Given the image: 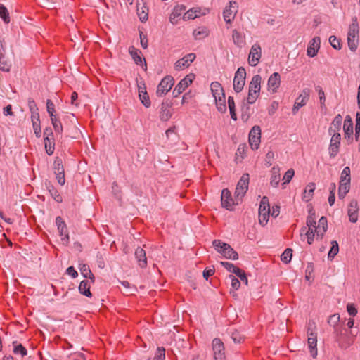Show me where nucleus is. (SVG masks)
Returning a JSON list of instances; mask_svg holds the SVG:
<instances>
[{
    "label": "nucleus",
    "instance_id": "obj_1",
    "mask_svg": "<svg viewBox=\"0 0 360 360\" xmlns=\"http://www.w3.org/2000/svg\"><path fill=\"white\" fill-rule=\"evenodd\" d=\"M347 44L352 51H355L359 44V24L356 18L352 19L347 33Z\"/></svg>",
    "mask_w": 360,
    "mask_h": 360
},
{
    "label": "nucleus",
    "instance_id": "obj_2",
    "mask_svg": "<svg viewBox=\"0 0 360 360\" xmlns=\"http://www.w3.org/2000/svg\"><path fill=\"white\" fill-rule=\"evenodd\" d=\"M212 245L215 250L224 255L226 259L236 260L238 259V254L231 247L230 245L223 243L220 240H214Z\"/></svg>",
    "mask_w": 360,
    "mask_h": 360
},
{
    "label": "nucleus",
    "instance_id": "obj_3",
    "mask_svg": "<svg viewBox=\"0 0 360 360\" xmlns=\"http://www.w3.org/2000/svg\"><path fill=\"white\" fill-rule=\"evenodd\" d=\"M270 212L269 198L266 196H264L261 200L259 207V223L262 226L267 224Z\"/></svg>",
    "mask_w": 360,
    "mask_h": 360
},
{
    "label": "nucleus",
    "instance_id": "obj_4",
    "mask_svg": "<svg viewBox=\"0 0 360 360\" xmlns=\"http://www.w3.org/2000/svg\"><path fill=\"white\" fill-rule=\"evenodd\" d=\"M262 57V48L257 43L254 44L250 50L248 55V63L253 67H255L259 62Z\"/></svg>",
    "mask_w": 360,
    "mask_h": 360
},
{
    "label": "nucleus",
    "instance_id": "obj_5",
    "mask_svg": "<svg viewBox=\"0 0 360 360\" xmlns=\"http://www.w3.org/2000/svg\"><path fill=\"white\" fill-rule=\"evenodd\" d=\"M261 141V129L259 126H254L249 133V143L252 150L259 148Z\"/></svg>",
    "mask_w": 360,
    "mask_h": 360
},
{
    "label": "nucleus",
    "instance_id": "obj_6",
    "mask_svg": "<svg viewBox=\"0 0 360 360\" xmlns=\"http://www.w3.org/2000/svg\"><path fill=\"white\" fill-rule=\"evenodd\" d=\"M311 327H312V324L309 323V328H308V332H307L308 333L307 343H308V347L309 349L311 356L313 358H316L317 356V348H316L317 337H316V333L313 332Z\"/></svg>",
    "mask_w": 360,
    "mask_h": 360
},
{
    "label": "nucleus",
    "instance_id": "obj_7",
    "mask_svg": "<svg viewBox=\"0 0 360 360\" xmlns=\"http://www.w3.org/2000/svg\"><path fill=\"white\" fill-rule=\"evenodd\" d=\"M5 52V41L0 36V70L8 72L12 66V63L11 60L6 58Z\"/></svg>",
    "mask_w": 360,
    "mask_h": 360
},
{
    "label": "nucleus",
    "instance_id": "obj_8",
    "mask_svg": "<svg viewBox=\"0 0 360 360\" xmlns=\"http://www.w3.org/2000/svg\"><path fill=\"white\" fill-rule=\"evenodd\" d=\"M246 71L244 68H239L235 73L233 79L234 90H243L245 84Z\"/></svg>",
    "mask_w": 360,
    "mask_h": 360
},
{
    "label": "nucleus",
    "instance_id": "obj_9",
    "mask_svg": "<svg viewBox=\"0 0 360 360\" xmlns=\"http://www.w3.org/2000/svg\"><path fill=\"white\" fill-rule=\"evenodd\" d=\"M212 349L215 360H225V352L224 343L219 338H214L212 340Z\"/></svg>",
    "mask_w": 360,
    "mask_h": 360
},
{
    "label": "nucleus",
    "instance_id": "obj_10",
    "mask_svg": "<svg viewBox=\"0 0 360 360\" xmlns=\"http://www.w3.org/2000/svg\"><path fill=\"white\" fill-rule=\"evenodd\" d=\"M336 340L342 348H347L352 343V338L349 336L348 331L345 328L337 330Z\"/></svg>",
    "mask_w": 360,
    "mask_h": 360
},
{
    "label": "nucleus",
    "instance_id": "obj_11",
    "mask_svg": "<svg viewBox=\"0 0 360 360\" xmlns=\"http://www.w3.org/2000/svg\"><path fill=\"white\" fill-rule=\"evenodd\" d=\"M238 13V5L236 1H230L223 12V17L227 23H231Z\"/></svg>",
    "mask_w": 360,
    "mask_h": 360
},
{
    "label": "nucleus",
    "instance_id": "obj_12",
    "mask_svg": "<svg viewBox=\"0 0 360 360\" xmlns=\"http://www.w3.org/2000/svg\"><path fill=\"white\" fill-rule=\"evenodd\" d=\"M248 185H249V174H244L240 179L239 181L238 182L235 194L236 195L237 198H242L245 193L247 192L248 189Z\"/></svg>",
    "mask_w": 360,
    "mask_h": 360
},
{
    "label": "nucleus",
    "instance_id": "obj_13",
    "mask_svg": "<svg viewBox=\"0 0 360 360\" xmlns=\"http://www.w3.org/2000/svg\"><path fill=\"white\" fill-rule=\"evenodd\" d=\"M330 146L329 155L330 158H335L339 152L341 136L339 133H332Z\"/></svg>",
    "mask_w": 360,
    "mask_h": 360
},
{
    "label": "nucleus",
    "instance_id": "obj_14",
    "mask_svg": "<svg viewBox=\"0 0 360 360\" xmlns=\"http://www.w3.org/2000/svg\"><path fill=\"white\" fill-rule=\"evenodd\" d=\"M56 224L63 243L67 245L69 243V234L65 221L61 217L58 216L56 218Z\"/></svg>",
    "mask_w": 360,
    "mask_h": 360
},
{
    "label": "nucleus",
    "instance_id": "obj_15",
    "mask_svg": "<svg viewBox=\"0 0 360 360\" xmlns=\"http://www.w3.org/2000/svg\"><path fill=\"white\" fill-rule=\"evenodd\" d=\"M212 96L214 98L215 103L218 110L224 112L226 110V96L224 91H211Z\"/></svg>",
    "mask_w": 360,
    "mask_h": 360
},
{
    "label": "nucleus",
    "instance_id": "obj_16",
    "mask_svg": "<svg viewBox=\"0 0 360 360\" xmlns=\"http://www.w3.org/2000/svg\"><path fill=\"white\" fill-rule=\"evenodd\" d=\"M221 202L223 207L228 210H231L235 205L234 200L231 197V193L229 189L224 188L221 191Z\"/></svg>",
    "mask_w": 360,
    "mask_h": 360
},
{
    "label": "nucleus",
    "instance_id": "obj_17",
    "mask_svg": "<svg viewBox=\"0 0 360 360\" xmlns=\"http://www.w3.org/2000/svg\"><path fill=\"white\" fill-rule=\"evenodd\" d=\"M359 205L356 200H352L348 205L347 214L349 220L352 223H356L358 221Z\"/></svg>",
    "mask_w": 360,
    "mask_h": 360
},
{
    "label": "nucleus",
    "instance_id": "obj_18",
    "mask_svg": "<svg viewBox=\"0 0 360 360\" xmlns=\"http://www.w3.org/2000/svg\"><path fill=\"white\" fill-rule=\"evenodd\" d=\"M321 45V39L319 37H314L309 42L307 49L308 56L313 58L316 56Z\"/></svg>",
    "mask_w": 360,
    "mask_h": 360
},
{
    "label": "nucleus",
    "instance_id": "obj_19",
    "mask_svg": "<svg viewBox=\"0 0 360 360\" xmlns=\"http://www.w3.org/2000/svg\"><path fill=\"white\" fill-rule=\"evenodd\" d=\"M195 54L191 53L186 55L181 59H179L175 63V68L176 70H182L184 68L188 67L191 63L195 60Z\"/></svg>",
    "mask_w": 360,
    "mask_h": 360
},
{
    "label": "nucleus",
    "instance_id": "obj_20",
    "mask_svg": "<svg viewBox=\"0 0 360 360\" xmlns=\"http://www.w3.org/2000/svg\"><path fill=\"white\" fill-rule=\"evenodd\" d=\"M185 10L186 7L183 5H178L175 6L169 15V22L173 25L177 24L180 19V16L185 11Z\"/></svg>",
    "mask_w": 360,
    "mask_h": 360
},
{
    "label": "nucleus",
    "instance_id": "obj_21",
    "mask_svg": "<svg viewBox=\"0 0 360 360\" xmlns=\"http://www.w3.org/2000/svg\"><path fill=\"white\" fill-rule=\"evenodd\" d=\"M129 52L136 65L146 68V62L144 58H142L141 51L134 46H131L129 49Z\"/></svg>",
    "mask_w": 360,
    "mask_h": 360
},
{
    "label": "nucleus",
    "instance_id": "obj_22",
    "mask_svg": "<svg viewBox=\"0 0 360 360\" xmlns=\"http://www.w3.org/2000/svg\"><path fill=\"white\" fill-rule=\"evenodd\" d=\"M172 115V106L167 102H163L161 105L160 118L162 121L169 120Z\"/></svg>",
    "mask_w": 360,
    "mask_h": 360
},
{
    "label": "nucleus",
    "instance_id": "obj_23",
    "mask_svg": "<svg viewBox=\"0 0 360 360\" xmlns=\"http://www.w3.org/2000/svg\"><path fill=\"white\" fill-rule=\"evenodd\" d=\"M328 229V221L327 219L325 217H321L320 219L319 220L318 225L316 226V228L314 229V231H316V237L320 238L322 239V238L324 236V233L327 231Z\"/></svg>",
    "mask_w": 360,
    "mask_h": 360
},
{
    "label": "nucleus",
    "instance_id": "obj_24",
    "mask_svg": "<svg viewBox=\"0 0 360 360\" xmlns=\"http://www.w3.org/2000/svg\"><path fill=\"white\" fill-rule=\"evenodd\" d=\"M309 99V95L307 93V91H303L302 94H301L295 100L293 108H292V112L294 115H295L299 109L302 108V106L305 105L307 101Z\"/></svg>",
    "mask_w": 360,
    "mask_h": 360
},
{
    "label": "nucleus",
    "instance_id": "obj_25",
    "mask_svg": "<svg viewBox=\"0 0 360 360\" xmlns=\"http://www.w3.org/2000/svg\"><path fill=\"white\" fill-rule=\"evenodd\" d=\"M207 10L204 9L202 11L199 8H193L189 9L187 12H186L183 16V19L184 20L195 19L200 15H203L206 14V11Z\"/></svg>",
    "mask_w": 360,
    "mask_h": 360
},
{
    "label": "nucleus",
    "instance_id": "obj_26",
    "mask_svg": "<svg viewBox=\"0 0 360 360\" xmlns=\"http://www.w3.org/2000/svg\"><path fill=\"white\" fill-rule=\"evenodd\" d=\"M195 75L194 74L187 75L184 79H182L179 84L176 86L174 90H185L189 86L195 79Z\"/></svg>",
    "mask_w": 360,
    "mask_h": 360
},
{
    "label": "nucleus",
    "instance_id": "obj_27",
    "mask_svg": "<svg viewBox=\"0 0 360 360\" xmlns=\"http://www.w3.org/2000/svg\"><path fill=\"white\" fill-rule=\"evenodd\" d=\"M135 257L137 259L139 265L141 268H144L147 265V258L146 251L141 248H137L135 251Z\"/></svg>",
    "mask_w": 360,
    "mask_h": 360
},
{
    "label": "nucleus",
    "instance_id": "obj_28",
    "mask_svg": "<svg viewBox=\"0 0 360 360\" xmlns=\"http://www.w3.org/2000/svg\"><path fill=\"white\" fill-rule=\"evenodd\" d=\"M342 121V117L340 114L335 117L328 129L329 134H332V133H338L341 129Z\"/></svg>",
    "mask_w": 360,
    "mask_h": 360
},
{
    "label": "nucleus",
    "instance_id": "obj_29",
    "mask_svg": "<svg viewBox=\"0 0 360 360\" xmlns=\"http://www.w3.org/2000/svg\"><path fill=\"white\" fill-rule=\"evenodd\" d=\"M174 84V78L171 76H166L159 84L158 90H171Z\"/></svg>",
    "mask_w": 360,
    "mask_h": 360
},
{
    "label": "nucleus",
    "instance_id": "obj_30",
    "mask_svg": "<svg viewBox=\"0 0 360 360\" xmlns=\"http://www.w3.org/2000/svg\"><path fill=\"white\" fill-rule=\"evenodd\" d=\"M209 34L210 31L206 27H199L193 32V36L195 40H202Z\"/></svg>",
    "mask_w": 360,
    "mask_h": 360
},
{
    "label": "nucleus",
    "instance_id": "obj_31",
    "mask_svg": "<svg viewBox=\"0 0 360 360\" xmlns=\"http://www.w3.org/2000/svg\"><path fill=\"white\" fill-rule=\"evenodd\" d=\"M281 83V77L278 72L273 73L268 80V87L271 90H276Z\"/></svg>",
    "mask_w": 360,
    "mask_h": 360
},
{
    "label": "nucleus",
    "instance_id": "obj_32",
    "mask_svg": "<svg viewBox=\"0 0 360 360\" xmlns=\"http://www.w3.org/2000/svg\"><path fill=\"white\" fill-rule=\"evenodd\" d=\"M137 14L141 21L145 22L148 20V8L146 6L144 2L141 5L140 3H137Z\"/></svg>",
    "mask_w": 360,
    "mask_h": 360
},
{
    "label": "nucleus",
    "instance_id": "obj_33",
    "mask_svg": "<svg viewBox=\"0 0 360 360\" xmlns=\"http://www.w3.org/2000/svg\"><path fill=\"white\" fill-rule=\"evenodd\" d=\"M232 39L235 45L242 47L245 42V36L237 30H233L232 31Z\"/></svg>",
    "mask_w": 360,
    "mask_h": 360
},
{
    "label": "nucleus",
    "instance_id": "obj_34",
    "mask_svg": "<svg viewBox=\"0 0 360 360\" xmlns=\"http://www.w3.org/2000/svg\"><path fill=\"white\" fill-rule=\"evenodd\" d=\"M343 130L345 134V136L350 138L353 134V122L352 117L349 115H347L345 117L344 124H343Z\"/></svg>",
    "mask_w": 360,
    "mask_h": 360
},
{
    "label": "nucleus",
    "instance_id": "obj_35",
    "mask_svg": "<svg viewBox=\"0 0 360 360\" xmlns=\"http://www.w3.org/2000/svg\"><path fill=\"white\" fill-rule=\"evenodd\" d=\"M271 176L270 180V184L274 187H276L278 185L281 179L279 167L274 166L271 169Z\"/></svg>",
    "mask_w": 360,
    "mask_h": 360
},
{
    "label": "nucleus",
    "instance_id": "obj_36",
    "mask_svg": "<svg viewBox=\"0 0 360 360\" xmlns=\"http://www.w3.org/2000/svg\"><path fill=\"white\" fill-rule=\"evenodd\" d=\"M316 185L314 183L311 182L307 184L304 190L302 199L306 202H309V200H311L314 195V191Z\"/></svg>",
    "mask_w": 360,
    "mask_h": 360
},
{
    "label": "nucleus",
    "instance_id": "obj_37",
    "mask_svg": "<svg viewBox=\"0 0 360 360\" xmlns=\"http://www.w3.org/2000/svg\"><path fill=\"white\" fill-rule=\"evenodd\" d=\"M46 187L53 198L58 202L63 200L62 196L59 194L58 191L55 188L53 185L50 182H46Z\"/></svg>",
    "mask_w": 360,
    "mask_h": 360
},
{
    "label": "nucleus",
    "instance_id": "obj_38",
    "mask_svg": "<svg viewBox=\"0 0 360 360\" xmlns=\"http://www.w3.org/2000/svg\"><path fill=\"white\" fill-rule=\"evenodd\" d=\"M13 353L15 355H20L21 357H24L27 354V349L20 343L17 341L13 342Z\"/></svg>",
    "mask_w": 360,
    "mask_h": 360
},
{
    "label": "nucleus",
    "instance_id": "obj_39",
    "mask_svg": "<svg viewBox=\"0 0 360 360\" xmlns=\"http://www.w3.org/2000/svg\"><path fill=\"white\" fill-rule=\"evenodd\" d=\"M79 291L81 294L88 297H91L92 296V294L90 291V285L87 280H84L80 282L79 285Z\"/></svg>",
    "mask_w": 360,
    "mask_h": 360
},
{
    "label": "nucleus",
    "instance_id": "obj_40",
    "mask_svg": "<svg viewBox=\"0 0 360 360\" xmlns=\"http://www.w3.org/2000/svg\"><path fill=\"white\" fill-rule=\"evenodd\" d=\"M44 146L46 153L51 155L55 149L54 139L52 137L44 138Z\"/></svg>",
    "mask_w": 360,
    "mask_h": 360
},
{
    "label": "nucleus",
    "instance_id": "obj_41",
    "mask_svg": "<svg viewBox=\"0 0 360 360\" xmlns=\"http://www.w3.org/2000/svg\"><path fill=\"white\" fill-rule=\"evenodd\" d=\"M350 189V183L340 182L338 197L343 199Z\"/></svg>",
    "mask_w": 360,
    "mask_h": 360
},
{
    "label": "nucleus",
    "instance_id": "obj_42",
    "mask_svg": "<svg viewBox=\"0 0 360 360\" xmlns=\"http://www.w3.org/2000/svg\"><path fill=\"white\" fill-rule=\"evenodd\" d=\"M262 77L259 75H255L252 77V80L249 84V90H260V84Z\"/></svg>",
    "mask_w": 360,
    "mask_h": 360
},
{
    "label": "nucleus",
    "instance_id": "obj_43",
    "mask_svg": "<svg viewBox=\"0 0 360 360\" xmlns=\"http://www.w3.org/2000/svg\"><path fill=\"white\" fill-rule=\"evenodd\" d=\"M80 272L82 275L86 278L91 280L92 282H94V276L91 271L89 266L86 264H82L79 268Z\"/></svg>",
    "mask_w": 360,
    "mask_h": 360
},
{
    "label": "nucleus",
    "instance_id": "obj_44",
    "mask_svg": "<svg viewBox=\"0 0 360 360\" xmlns=\"http://www.w3.org/2000/svg\"><path fill=\"white\" fill-rule=\"evenodd\" d=\"M307 226H308V229H315L316 228V215L315 212L313 210H310L309 213V216L307 218L306 221Z\"/></svg>",
    "mask_w": 360,
    "mask_h": 360
},
{
    "label": "nucleus",
    "instance_id": "obj_45",
    "mask_svg": "<svg viewBox=\"0 0 360 360\" xmlns=\"http://www.w3.org/2000/svg\"><path fill=\"white\" fill-rule=\"evenodd\" d=\"M53 169L54 171V174L58 173V174H60V173L65 172L64 167L63 165V161L60 158L56 157L55 158L54 162H53Z\"/></svg>",
    "mask_w": 360,
    "mask_h": 360
},
{
    "label": "nucleus",
    "instance_id": "obj_46",
    "mask_svg": "<svg viewBox=\"0 0 360 360\" xmlns=\"http://www.w3.org/2000/svg\"><path fill=\"white\" fill-rule=\"evenodd\" d=\"M139 96L141 102L146 108L150 106L151 103L148 91H139Z\"/></svg>",
    "mask_w": 360,
    "mask_h": 360
},
{
    "label": "nucleus",
    "instance_id": "obj_47",
    "mask_svg": "<svg viewBox=\"0 0 360 360\" xmlns=\"http://www.w3.org/2000/svg\"><path fill=\"white\" fill-rule=\"evenodd\" d=\"M331 245V248L328 254V258L329 259H333L339 252V245L336 240H333Z\"/></svg>",
    "mask_w": 360,
    "mask_h": 360
},
{
    "label": "nucleus",
    "instance_id": "obj_48",
    "mask_svg": "<svg viewBox=\"0 0 360 360\" xmlns=\"http://www.w3.org/2000/svg\"><path fill=\"white\" fill-rule=\"evenodd\" d=\"M304 232H305V234H306L307 238V243H308V244H309V245L312 244V243L314 241V239L316 231H314V229H312V230L308 229L307 231L306 230V227H303L301 229L300 235L302 236V234Z\"/></svg>",
    "mask_w": 360,
    "mask_h": 360
},
{
    "label": "nucleus",
    "instance_id": "obj_49",
    "mask_svg": "<svg viewBox=\"0 0 360 360\" xmlns=\"http://www.w3.org/2000/svg\"><path fill=\"white\" fill-rule=\"evenodd\" d=\"M350 168L349 167H345L341 172L340 182L350 183Z\"/></svg>",
    "mask_w": 360,
    "mask_h": 360
},
{
    "label": "nucleus",
    "instance_id": "obj_50",
    "mask_svg": "<svg viewBox=\"0 0 360 360\" xmlns=\"http://www.w3.org/2000/svg\"><path fill=\"white\" fill-rule=\"evenodd\" d=\"M165 349L163 347H158L157 348L155 355L153 358H149L148 360H165Z\"/></svg>",
    "mask_w": 360,
    "mask_h": 360
},
{
    "label": "nucleus",
    "instance_id": "obj_51",
    "mask_svg": "<svg viewBox=\"0 0 360 360\" xmlns=\"http://www.w3.org/2000/svg\"><path fill=\"white\" fill-rule=\"evenodd\" d=\"M221 265L224 266L227 271L232 273H240V268L237 267L232 263L228 262H221Z\"/></svg>",
    "mask_w": 360,
    "mask_h": 360
},
{
    "label": "nucleus",
    "instance_id": "obj_52",
    "mask_svg": "<svg viewBox=\"0 0 360 360\" xmlns=\"http://www.w3.org/2000/svg\"><path fill=\"white\" fill-rule=\"evenodd\" d=\"M292 256V250L287 248L281 255V259L285 264L289 263L291 261Z\"/></svg>",
    "mask_w": 360,
    "mask_h": 360
},
{
    "label": "nucleus",
    "instance_id": "obj_53",
    "mask_svg": "<svg viewBox=\"0 0 360 360\" xmlns=\"http://www.w3.org/2000/svg\"><path fill=\"white\" fill-rule=\"evenodd\" d=\"M0 18L6 22H10V17L7 8L0 3Z\"/></svg>",
    "mask_w": 360,
    "mask_h": 360
},
{
    "label": "nucleus",
    "instance_id": "obj_54",
    "mask_svg": "<svg viewBox=\"0 0 360 360\" xmlns=\"http://www.w3.org/2000/svg\"><path fill=\"white\" fill-rule=\"evenodd\" d=\"M231 339L236 343H240L245 339V336L238 330H236L231 333Z\"/></svg>",
    "mask_w": 360,
    "mask_h": 360
},
{
    "label": "nucleus",
    "instance_id": "obj_55",
    "mask_svg": "<svg viewBox=\"0 0 360 360\" xmlns=\"http://www.w3.org/2000/svg\"><path fill=\"white\" fill-rule=\"evenodd\" d=\"M294 174H295V171L293 169H289L288 170H287L283 176V184H286L290 183V181L294 176Z\"/></svg>",
    "mask_w": 360,
    "mask_h": 360
},
{
    "label": "nucleus",
    "instance_id": "obj_56",
    "mask_svg": "<svg viewBox=\"0 0 360 360\" xmlns=\"http://www.w3.org/2000/svg\"><path fill=\"white\" fill-rule=\"evenodd\" d=\"M229 279L231 281V288L233 290H236L240 288V283L239 280L235 277V276L229 275Z\"/></svg>",
    "mask_w": 360,
    "mask_h": 360
},
{
    "label": "nucleus",
    "instance_id": "obj_57",
    "mask_svg": "<svg viewBox=\"0 0 360 360\" xmlns=\"http://www.w3.org/2000/svg\"><path fill=\"white\" fill-rule=\"evenodd\" d=\"M259 92L260 91H248V96L247 98L248 103H254L256 101L257 98H258Z\"/></svg>",
    "mask_w": 360,
    "mask_h": 360
},
{
    "label": "nucleus",
    "instance_id": "obj_58",
    "mask_svg": "<svg viewBox=\"0 0 360 360\" xmlns=\"http://www.w3.org/2000/svg\"><path fill=\"white\" fill-rule=\"evenodd\" d=\"M329 42L335 49L339 50L341 49L340 41L335 36H330L329 38Z\"/></svg>",
    "mask_w": 360,
    "mask_h": 360
},
{
    "label": "nucleus",
    "instance_id": "obj_59",
    "mask_svg": "<svg viewBox=\"0 0 360 360\" xmlns=\"http://www.w3.org/2000/svg\"><path fill=\"white\" fill-rule=\"evenodd\" d=\"M274 159V153L272 150H269L266 154V158H265V162L266 165L268 167L271 166L272 165V161Z\"/></svg>",
    "mask_w": 360,
    "mask_h": 360
},
{
    "label": "nucleus",
    "instance_id": "obj_60",
    "mask_svg": "<svg viewBox=\"0 0 360 360\" xmlns=\"http://www.w3.org/2000/svg\"><path fill=\"white\" fill-rule=\"evenodd\" d=\"M52 125L56 134H61L63 133V126L60 120L52 123Z\"/></svg>",
    "mask_w": 360,
    "mask_h": 360
},
{
    "label": "nucleus",
    "instance_id": "obj_61",
    "mask_svg": "<svg viewBox=\"0 0 360 360\" xmlns=\"http://www.w3.org/2000/svg\"><path fill=\"white\" fill-rule=\"evenodd\" d=\"M33 130L37 137H40L41 134L40 122L32 123Z\"/></svg>",
    "mask_w": 360,
    "mask_h": 360
},
{
    "label": "nucleus",
    "instance_id": "obj_62",
    "mask_svg": "<svg viewBox=\"0 0 360 360\" xmlns=\"http://www.w3.org/2000/svg\"><path fill=\"white\" fill-rule=\"evenodd\" d=\"M120 284L125 288V293L127 294H132V288H134L133 287H131V284L127 281H121L120 282Z\"/></svg>",
    "mask_w": 360,
    "mask_h": 360
},
{
    "label": "nucleus",
    "instance_id": "obj_63",
    "mask_svg": "<svg viewBox=\"0 0 360 360\" xmlns=\"http://www.w3.org/2000/svg\"><path fill=\"white\" fill-rule=\"evenodd\" d=\"M240 280L243 282L245 285H248V280L244 271L240 269V273H234Z\"/></svg>",
    "mask_w": 360,
    "mask_h": 360
},
{
    "label": "nucleus",
    "instance_id": "obj_64",
    "mask_svg": "<svg viewBox=\"0 0 360 360\" xmlns=\"http://www.w3.org/2000/svg\"><path fill=\"white\" fill-rule=\"evenodd\" d=\"M140 41L141 45L143 49H147L148 47V39L145 34H143L142 32H140Z\"/></svg>",
    "mask_w": 360,
    "mask_h": 360
}]
</instances>
